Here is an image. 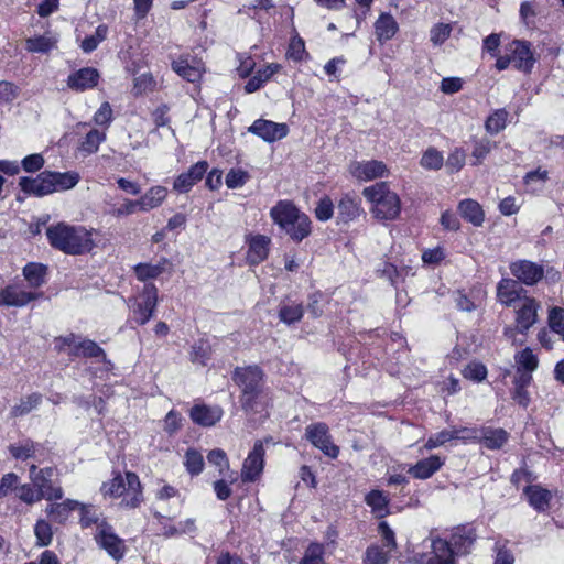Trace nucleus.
<instances>
[{
	"label": "nucleus",
	"mask_w": 564,
	"mask_h": 564,
	"mask_svg": "<svg viewBox=\"0 0 564 564\" xmlns=\"http://www.w3.org/2000/svg\"><path fill=\"white\" fill-rule=\"evenodd\" d=\"M455 555L451 542L443 539L432 541V553L422 558L421 564H455Z\"/></svg>",
	"instance_id": "obj_17"
},
{
	"label": "nucleus",
	"mask_w": 564,
	"mask_h": 564,
	"mask_svg": "<svg viewBox=\"0 0 564 564\" xmlns=\"http://www.w3.org/2000/svg\"><path fill=\"white\" fill-rule=\"evenodd\" d=\"M303 313L302 304L282 305L279 310V318L281 322L290 325L300 322Z\"/></svg>",
	"instance_id": "obj_48"
},
{
	"label": "nucleus",
	"mask_w": 564,
	"mask_h": 564,
	"mask_svg": "<svg viewBox=\"0 0 564 564\" xmlns=\"http://www.w3.org/2000/svg\"><path fill=\"white\" fill-rule=\"evenodd\" d=\"M334 204L329 196H324L317 203L315 216L321 221H327L333 217Z\"/></svg>",
	"instance_id": "obj_56"
},
{
	"label": "nucleus",
	"mask_w": 564,
	"mask_h": 564,
	"mask_svg": "<svg viewBox=\"0 0 564 564\" xmlns=\"http://www.w3.org/2000/svg\"><path fill=\"white\" fill-rule=\"evenodd\" d=\"M270 238L263 235L253 236L249 241L247 260L250 264H258L269 254Z\"/></svg>",
	"instance_id": "obj_25"
},
{
	"label": "nucleus",
	"mask_w": 564,
	"mask_h": 564,
	"mask_svg": "<svg viewBox=\"0 0 564 564\" xmlns=\"http://www.w3.org/2000/svg\"><path fill=\"white\" fill-rule=\"evenodd\" d=\"M510 272L519 283L534 285L544 276L542 265L529 260H518L510 263Z\"/></svg>",
	"instance_id": "obj_11"
},
{
	"label": "nucleus",
	"mask_w": 564,
	"mask_h": 564,
	"mask_svg": "<svg viewBox=\"0 0 564 564\" xmlns=\"http://www.w3.org/2000/svg\"><path fill=\"white\" fill-rule=\"evenodd\" d=\"M509 112L505 109L495 110L485 121L486 131L496 135L506 128Z\"/></svg>",
	"instance_id": "obj_39"
},
{
	"label": "nucleus",
	"mask_w": 564,
	"mask_h": 564,
	"mask_svg": "<svg viewBox=\"0 0 564 564\" xmlns=\"http://www.w3.org/2000/svg\"><path fill=\"white\" fill-rule=\"evenodd\" d=\"M325 546L318 542H311L304 551L303 557L299 564H326Z\"/></svg>",
	"instance_id": "obj_41"
},
{
	"label": "nucleus",
	"mask_w": 564,
	"mask_h": 564,
	"mask_svg": "<svg viewBox=\"0 0 564 564\" xmlns=\"http://www.w3.org/2000/svg\"><path fill=\"white\" fill-rule=\"evenodd\" d=\"M44 158L41 154H30L22 160V167L25 172L34 173L44 165Z\"/></svg>",
	"instance_id": "obj_64"
},
{
	"label": "nucleus",
	"mask_w": 564,
	"mask_h": 564,
	"mask_svg": "<svg viewBox=\"0 0 564 564\" xmlns=\"http://www.w3.org/2000/svg\"><path fill=\"white\" fill-rule=\"evenodd\" d=\"M48 176L54 192L70 189L75 187L80 180L79 174L73 171L64 173L48 171Z\"/></svg>",
	"instance_id": "obj_36"
},
{
	"label": "nucleus",
	"mask_w": 564,
	"mask_h": 564,
	"mask_svg": "<svg viewBox=\"0 0 564 564\" xmlns=\"http://www.w3.org/2000/svg\"><path fill=\"white\" fill-rule=\"evenodd\" d=\"M99 74L91 67L82 68L68 76L67 86L76 91H83L98 84Z\"/></svg>",
	"instance_id": "obj_22"
},
{
	"label": "nucleus",
	"mask_w": 564,
	"mask_h": 564,
	"mask_svg": "<svg viewBox=\"0 0 564 564\" xmlns=\"http://www.w3.org/2000/svg\"><path fill=\"white\" fill-rule=\"evenodd\" d=\"M69 356L73 358H100L104 362H109L107 360L105 350L97 343L90 339L78 341V345L75 346V349L69 351Z\"/></svg>",
	"instance_id": "obj_31"
},
{
	"label": "nucleus",
	"mask_w": 564,
	"mask_h": 564,
	"mask_svg": "<svg viewBox=\"0 0 564 564\" xmlns=\"http://www.w3.org/2000/svg\"><path fill=\"white\" fill-rule=\"evenodd\" d=\"M305 53L304 41L301 37L292 39L289 44L288 56L293 61L300 62L304 58Z\"/></svg>",
	"instance_id": "obj_61"
},
{
	"label": "nucleus",
	"mask_w": 564,
	"mask_h": 564,
	"mask_svg": "<svg viewBox=\"0 0 564 564\" xmlns=\"http://www.w3.org/2000/svg\"><path fill=\"white\" fill-rule=\"evenodd\" d=\"M248 131L258 135L263 141L272 143L276 140L285 138L289 133V128L285 123H276L265 119H257L248 128Z\"/></svg>",
	"instance_id": "obj_13"
},
{
	"label": "nucleus",
	"mask_w": 564,
	"mask_h": 564,
	"mask_svg": "<svg viewBox=\"0 0 564 564\" xmlns=\"http://www.w3.org/2000/svg\"><path fill=\"white\" fill-rule=\"evenodd\" d=\"M463 375L466 379L481 382L487 377V368L480 362H471L465 367Z\"/></svg>",
	"instance_id": "obj_57"
},
{
	"label": "nucleus",
	"mask_w": 564,
	"mask_h": 564,
	"mask_svg": "<svg viewBox=\"0 0 564 564\" xmlns=\"http://www.w3.org/2000/svg\"><path fill=\"white\" fill-rule=\"evenodd\" d=\"M390 556L379 545L372 544L367 547L364 555V564H388Z\"/></svg>",
	"instance_id": "obj_51"
},
{
	"label": "nucleus",
	"mask_w": 564,
	"mask_h": 564,
	"mask_svg": "<svg viewBox=\"0 0 564 564\" xmlns=\"http://www.w3.org/2000/svg\"><path fill=\"white\" fill-rule=\"evenodd\" d=\"M530 506L536 511H545L549 508L551 492L539 485H530L524 488Z\"/></svg>",
	"instance_id": "obj_30"
},
{
	"label": "nucleus",
	"mask_w": 564,
	"mask_h": 564,
	"mask_svg": "<svg viewBox=\"0 0 564 564\" xmlns=\"http://www.w3.org/2000/svg\"><path fill=\"white\" fill-rule=\"evenodd\" d=\"M398 30L399 25L395 19L389 13L380 14L375 23V33L377 40L381 43L391 40Z\"/></svg>",
	"instance_id": "obj_29"
},
{
	"label": "nucleus",
	"mask_w": 564,
	"mask_h": 564,
	"mask_svg": "<svg viewBox=\"0 0 564 564\" xmlns=\"http://www.w3.org/2000/svg\"><path fill=\"white\" fill-rule=\"evenodd\" d=\"M362 195L372 204L371 213L378 220H393L401 212V200L386 182L365 187Z\"/></svg>",
	"instance_id": "obj_4"
},
{
	"label": "nucleus",
	"mask_w": 564,
	"mask_h": 564,
	"mask_svg": "<svg viewBox=\"0 0 564 564\" xmlns=\"http://www.w3.org/2000/svg\"><path fill=\"white\" fill-rule=\"evenodd\" d=\"M185 467L192 476L199 475L204 469L203 455L194 448H189L185 453Z\"/></svg>",
	"instance_id": "obj_46"
},
{
	"label": "nucleus",
	"mask_w": 564,
	"mask_h": 564,
	"mask_svg": "<svg viewBox=\"0 0 564 564\" xmlns=\"http://www.w3.org/2000/svg\"><path fill=\"white\" fill-rule=\"evenodd\" d=\"M169 260L161 258L156 264L150 262H141L133 267V272L137 279L141 282L154 280L165 272Z\"/></svg>",
	"instance_id": "obj_28"
},
{
	"label": "nucleus",
	"mask_w": 564,
	"mask_h": 564,
	"mask_svg": "<svg viewBox=\"0 0 564 564\" xmlns=\"http://www.w3.org/2000/svg\"><path fill=\"white\" fill-rule=\"evenodd\" d=\"M458 210L460 216L474 226H481L485 220V214L481 206L474 199L462 200L458 204Z\"/></svg>",
	"instance_id": "obj_32"
},
{
	"label": "nucleus",
	"mask_w": 564,
	"mask_h": 564,
	"mask_svg": "<svg viewBox=\"0 0 564 564\" xmlns=\"http://www.w3.org/2000/svg\"><path fill=\"white\" fill-rule=\"evenodd\" d=\"M281 68L280 64L272 63L259 69L246 84L245 90L248 94L259 90Z\"/></svg>",
	"instance_id": "obj_33"
},
{
	"label": "nucleus",
	"mask_w": 564,
	"mask_h": 564,
	"mask_svg": "<svg viewBox=\"0 0 564 564\" xmlns=\"http://www.w3.org/2000/svg\"><path fill=\"white\" fill-rule=\"evenodd\" d=\"M264 447L261 441H257L252 451L248 454L241 468L242 482H253L260 476L264 465Z\"/></svg>",
	"instance_id": "obj_12"
},
{
	"label": "nucleus",
	"mask_w": 564,
	"mask_h": 564,
	"mask_svg": "<svg viewBox=\"0 0 564 564\" xmlns=\"http://www.w3.org/2000/svg\"><path fill=\"white\" fill-rule=\"evenodd\" d=\"M466 154L460 148H455L446 160V167L449 173L458 172L465 164Z\"/></svg>",
	"instance_id": "obj_58"
},
{
	"label": "nucleus",
	"mask_w": 564,
	"mask_h": 564,
	"mask_svg": "<svg viewBox=\"0 0 564 564\" xmlns=\"http://www.w3.org/2000/svg\"><path fill=\"white\" fill-rule=\"evenodd\" d=\"M208 170L206 161H199L192 165L185 173L180 174L174 181L173 187L180 193L188 192L193 185L199 182Z\"/></svg>",
	"instance_id": "obj_19"
},
{
	"label": "nucleus",
	"mask_w": 564,
	"mask_h": 564,
	"mask_svg": "<svg viewBox=\"0 0 564 564\" xmlns=\"http://www.w3.org/2000/svg\"><path fill=\"white\" fill-rule=\"evenodd\" d=\"M207 460L209 464L218 466L220 468L219 469L220 474L223 473L224 468H229V462H228L227 455L220 448L212 449L207 454Z\"/></svg>",
	"instance_id": "obj_62"
},
{
	"label": "nucleus",
	"mask_w": 564,
	"mask_h": 564,
	"mask_svg": "<svg viewBox=\"0 0 564 564\" xmlns=\"http://www.w3.org/2000/svg\"><path fill=\"white\" fill-rule=\"evenodd\" d=\"M360 205V198L349 194L343 196L337 205L338 223L347 224L357 219L362 212Z\"/></svg>",
	"instance_id": "obj_24"
},
{
	"label": "nucleus",
	"mask_w": 564,
	"mask_h": 564,
	"mask_svg": "<svg viewBox=\"0 0 564 564\" xmlns=\"http://www.w3.org/2000/svg\"><path fill=\"white\" fill-rule=\"evenodd\" d=\"M541 304L530 296H523L519 307L516 308V329L524 335L538 322V312Z\"/></svg>",
	"instance_id": "obj_10"
},
{
	"label": "nucleus",
	"mask_w": 564,
	"mask_h": 564,
	"mask_svg": "<svg viewBox=\"0 0 564 564\" xmlns=\"http://www.w3.org/2000/svg\"><path fill=\"white\" fill-rule=\"evenodd\" d=\"M13 492L15 497L28 505L40 501L36 489L29 484L14 486Z\"/></svg>",
	"instance_id": "obj_55"
},
{
	"label": "nucleus",
	"mask_w": 564,
	"mask_h": 564,
	"mask_svg": "<svg viewBox=\"0 0 564 564\" xmlns=\"http://www.w3.org/2000/svg\"><path fill=\"white\" fill-rule=\"evenodd\" d=\"M387 172V166L383 162L371 160L364 163H359L355 169L354 173L358 178L366 181L381 177Z\"/></svg>",
	"instance_id": "obj_34"
},
{
	"label": "nucleus",
	"mask_w": 564,
	"mask_h": 564,
	"mask_svg": "<svg viewBox=\"0 0 564 564\" xmlns=\"http://www.w3.org/2000/svg\"><path fill=\"white\" fill-rule=\"evenodd\" d=\"M420 164L427 170H440L444 164L443 154L435 148H429L423 153Z\"/></svg>",
	"instance_id": "obj_49"
},
{
	"label": "nucleus",
	"mask_w": 564,
	"mask_h": 564,
	"mask_svg": "<svg viewBox=\"0 0 564 564\" xmlns=\"http://www.w3.org/2000/svg\"><path fill=\"white\" fill-rule=\"evenodd\" d=\"M442 466L443 460L438 456L432 455L427 458L419 460L414 466L410 467L409 474L416 479H427L432 477Z\"/></svg>",
	"instance_id": "obj_27"
},
{
	"label": "nucleus",
	"mask_w": 564,
	"mask_h": 564,
	"mask_svg": "<svg viewBox=\"0 0 564 564\" xmlns=\"http://www.w3.org/2000/svg\"><path fill=\"white\" fill-rule=\"evenodd\" d=\"M516 362L518 365L517 372L528 371L533 372L539 365L538 357L532 352L530 348H524L516 356Z\"/></svg>",
	"instance_id": "obj_45"
},
{
	"label": "nucleus",
	"mask_w": 564,
	"mask_h": 564,
	"mask_svg": "<svg viewBox=\"0 0 564 564\" xmlns=\"http://www.w3.org/2000/svg\"><path fill=\"white\" fill-rule=\"evenodd\" d=\"M50 245L66 254L80 256L90 252L95 242L91 232L84 226L58 223L46 228Z\"/></svg>",
	"instance_id": "obj_2"
},
{
	"label": "nucleus",
	"mask_w": 564,
	"mask_h": 564,
	"mask_svg": "<svg viewBox=\"0 0 564 564\" xmlns=\"http://www.w3.org/2000/svg\"><path fill=\"white\" fill-rule=\"evenodd\" d=\"M54 471L55 470L51 467L42 468L36 471V466H31L30 473L32 482L40 500H61L63 498L64 491L62 487L55 485L53 481Z\"/></svg>",
	"instance_id": "obj_7"
},
{
	"label": "nucleus",
	"mask_w": 564,
	"mask_h": 564,
	"mask_svg": "<svg viewBox=\"0 0 564 564\" xmlns=\"http://www.w3.org/2000/svg\"><path fill=\"white\" fill-rule=\"evenodd\" d=\"M171 66L178 76L189 83L198 82L204 72L202 63L194 58L189 62L188 56H181L178 59L173 61Z\"/></svg>",
	"instance_id": "obj_21"
},
{
	"label": "nucleus",
	"mask_w": 564,
	"mask_h": 564,
	"mask_svg": "<svg viewBox=\"0 0 564 564\" xmlns=\"http://www.w3.org/2000/svg\"><path fill=\"white\" fill-rule=\"evenodd\" d=\"M512 62L519 70L530 73L534 66L535 58L530 48V43L525 41L514 40L510 44Z\"/></svg>",
	"instance_id": "obj_18"
},
{
	"label": "nucleus",
	"mask_w": 564,
	"mask_h": 564,
	"mask_svg": "<svg viewBox=\"0 0 564 564\" xmlns=\"http://www.w3.org/2000/svg\"><path fill=\"white\" fill-rule=\"evenodd\" d=\"M270 217L293 241L301 242L312 232L310 217L291 200H279L270 209Z\"/></svg>",
	"instance_id": "obj_3"
},
{
	"label": "nucleus",
	"mask_w": 564,
	"mask_h": 564,
	"mask_svg": "<svg viewBox=\"0 0 564 564\" xmlns=\"http://www.w3.org/2000/svg\"><path fill=\"white\" fill-rule=\"evenodd\" d=\"M525 293L527 291L514 279L503 278L497 284V299L507 307L516 306L517 301L522 302Z\"/></svg>",
	"instance_id": "obj_14"
},
{
	"label": "nucleus",
	"mask_w": 564,
	"mask_h": 564,
	"mask_svg": "<svg viewBox=\"0 0 564 564\" xmlns=\"http://www.w3.org/2000/svg\"><path fill=\"white\" fill-rule=\"evenodd\" d=\"M191 359L193 362L205 366L209 359V345L204 340L195 343L192 347Z\"/></svg>",
	"instance_id": "obj_59"
},
{
	"label": "nucleus",
	"mask_w": 564,
	"mask_h": 564,
	"mask_svg": "<svg viewBox=\"0 0 564 564\" xmlns=\"http://www.w3.org/2000/svg\"><path fill=\"white\" fill-rule=\"evenodd\" d=\"M57 40L53 36L40 35L28 39L26 48L34 53H48L56 44Z\"/></svg>",
	"instance_id": "obj_44"
},
{
	"label": "nucleus",
	"mask_w": 564,
	"mask_h": 564,
	"mask_svg": "<svg viewBox=\"0 0 564 564\" xmlns=\"http://www.w3.org/2000/svg\"><path fill=\"white\" fill-rule=\"evenodd\" d=\"M549 326L563 337L564 340V308L554 306L549 312Z\"/></svg>",
	"instance_id": "obj_54"
},
{
	"label": "nucleus",
	"mask_w": 564,
	"mask_h": 564,
	"mask_svg": "<svg viewBox=\"0 0 564 564\" xmlns=\"http://www.w3.org/2000/svg\"><path fill=\"white\" fill-rule=\"evenodd\" d=\"M101 491L110 497H120L126 494L127 497L122 503L130 508H137L143 499L139 476L132 471H127L124 478L118 474L111 480L104 482Z\"/></svg>",
	"instance_id": "obj_5"
},
{
	"label": "nucleus",
	"mask_w": 564,
	"mask_h": 564,
	"mask_svg": "<svg viewBox=\"0 0 564 564\" xmlns=\"http://www.w3.org/2000/svg\"><path fill=\"white\" fill-rule=\"evenodd\" d=\"M306 438L325 455L336 458L339 454V447L332 442L328 434V426L325 423L311 424L305 430Z\"/></svg>",
	"instance_id": "obj_9"
},
{
	"label": "nucleus",
	"mask_w": 564,
	"mask_h": 564,
	"mask_svg": "<svg viewBox=\"0 0 564 564\" xmlns=\"http://www.w3.org/2000/svg\"><path fill=\"white\" fill-rule=\"evenodd\" d=\"M158 305V288L153 283H145L138 297L129 299L133 319L139 325L148 323Z\"/></svg>",
	"instance_id": "obj_6"
},
{
	"label": "nucleus",
	"mask_w": 564,
	"mask_h": 564,
	"mask_svg": "<svg viewBox=\"0 0 564 564\" xmlns=\"http://www.w3.org/2000/svg\"><path fill=\"white\" fill-rule=\"evenodd\" d=\"M8 451L13 458L25 460L33 456L35 452V445L31 440H24L17 444H11L8 447Z\"/></svg>",
	"instance_id": "obj_47"
},
{
	"label": "nucleus",
	"mask_w": 564,
	"mask_h": 564,
	"mask_svg": "<svg viewBox=\"0 0 564 564\" xmlns=\"http://www.w3.org/2000/svg\"><path fill=\"white\" fill-rule=\"evenodd\" d=\"M80 502L73 499H66L63 502H54L46 507L45 511L51 521L63 524L69 518L72 511L77 509Z\"/></svg>",
	"instance_id": "obj_26"
},
{
	"label": "nucleus",
	"mask_w": 564,
	"mask_h": 564,
	"mask_svg": "<svg viewBox=\"0 0 564 564\" xmlns=\"http://www.w3.org/2000/svg\"><path fill=\"white\" fill-rule=\"evenodd\" d=\"M460 432H469V430L467 427H464V429L460 430ZM458 433H459L458 430H452V431L444 430V431H441V432L434 434L433 436H431L427 440L425 446L427 448H430V449L438 447V446L445 444L446 442H448L451 440L459 438Z\"/></svg>",
	"instance_id": "obj_50"
},
{
	"label": "nucleus",
	"mask_w": 564,
	"mask_h": 564,
	"mask_svg": "<svg viewBox=\"0 0 564 564\" xmlns=\"http://www.w3.org/2000/svg\"><path fill=\"white\" fill-rule=\"evenodd\" d=\"M492 149V142L488 138H480L474 140L473 158H475L474 165H479L484 162L486 156Z\"/></svg>",
	"instance_id": "obj_52"
},
{
	"label": "nucleus",
	"mask_w": 564,
	"mask_h": 564,
	"mask_svg": "<svg viewBox=\"0 0 564 564\" xmlns=\"http://www.w3.org/2000/svg\"><path fill=\"white\" fill-rule=\"evenodd\" d=\"M509 434L503 429L487 427L482 430L481 442L488 449H499L508 441Z\"/></svg>",
	"instance_id": "obj_37"
},
{
	"label": "nucleus",
	"mask_w": 564,
	"mask_h": 564,
	"mask_svg": "<svg viewBox=\"0 0 564 564\" xmlns=\"http://www.w3.org/2000/svg\"><path fill=\"white\" fill-rule=\"evenodd\" d=\"M167 195V191L163 186H153L151 187L143 196L138 199L139 209L142 212H148L153 208H156L162 204Z\"/></svg>",
	"instance_id": "obj_35"
},
{
	"label": "nucleus",
	"mask_w": 564,
	"mask_h": 564,
	"mask_svg": "<svg viewBox=\"0 0 564 564\" xmlns=\"http://www.w3.org/2000/svg\"><path fill=\"white\" fill-rule=\"evenodd\" d=\"M40 295L41 293L29 292L18 285H9L2 289V305L24 306Z\"/></svg>",
	"instance_id": "obj_23"
},
{
	"label": "nucleus",
	"mask_w": 564,
	"mask_h": 564,
	"mask_svg": "<svg viewBox=\"0 0 564 564\" xmlns=\"http://www.w3.org/2000/svg\"><path fill=\"white\" fill-rule=\"evenodd\" d=\"M248 180V173L242 170H230L226 175V185L229 188L241 187Z\"/></svg>",
	"instance_id": "obj_63"
},
{
	"label": "nucleus",
	"mask_w": 564,
	"mask_h": 564,
	"mask_svg": "<svg viewBox=\"0 0 564 564\" xmlns=\"http://www.w3.org/2000/svg\"><path fill=\"white\" fill-rule=\"evenodd\" d=\"M365 502L378 517H383L388 513L389 499L381 490L373 489L368 492L365 497Z\"/></svg>",
	"instance_id": "obj_38"
},
{
	"label": "nucleus",
	"mask_w": 564,
	"mask_h": 564,
	"mask_svg": "<svg viewBox=\"0 0 564 564\" xmlns=\"http://www.w3.org/2000/svg\"><path fill=\"white\" fill-rule=\"evenodd\" d=\"M452 28L449 24L438 23L431 30V41L435 45L443 44L451 35Z\"/></svg>",
	"instance_id": "obj_60"
},
{
	"label": "nucleus",
	"mask_w": 564,
	"mask_h": 564,
	"mask_svg": "<svg viewBox=\"0 0 564 564\" xmlns=\"http://www.w3.org/2000/svg\"><path fill=\"white\" fill-rule=\"evenodd\" d=\"M476 539L477 534L475 529L464 525L455 529L449 542L456 555H466L470 552Z\"/></svg>",
	"instance_id": "obj_20"
},
{
	"label": "nucleus",
	"mask_w": 564,
	"mask_h": 564,
	"mask_svg": "<svg viewBox=\"0 0 564 564\" xmlns=\"http://www.w3.org/2000/svg\"><path fill=\"white\" fill-rule=\"evenodd\" d=\"M95 540L116 561L124 556L126 545L123 540L115 534L112 527L106 520H101L98 523V532L95 535Z\"/></svg>",
	"instance_id": "obj_8"
},
{
	"label": "nucleus",
	"mask_w": 564,
	"mask_h": 564,
	"mask_svg": "<svg viewBox=\"0 0 564 564\" xmlns=\"http://www.w3.org/2000/svg\"><path fill=\"white\" fill-rule=\"evenodd\" d=\"M223 413L218 405L195 404L189 411V417L197 425L210 427L221 420Z\"/></svg>",
	"instance_id": "obj_16"
},
{
	"label": "nucleus",
	"mask_w": 564,
	"mask_h": 564,
	"mask_svg": "<svg viewBox=\"0 0 564 564\" xmlns=\"http://www.w3.org/2000/svg\"><path fill=\"white\" fill-rule=\"evenodd\" d=\"M234 382L240 388V404L247 413H259L265 405L264 372L258 366L236 367Z\"/></svg>",
	"instance_id": "obj_1"
},
{
	"label": "nucleus",
	"mask_w": 564,
	"mask_h": 564,
	"mask_svg": "<svg viewBox=\"0 0 564 564\" xmlns=\"http://www.w3.org/2000/svg\"><path fill=\"white\" fill-rule=\"evenodd\" d=\"M46 267L41 263L30 262L23 268V275L31 286L37 288L44 283Z\"/></svg>",
	"instance_id": "obj_42"
},
{
	"label": "nucleus",
	"mask_w": 564,
	"mask_h": 564,
	"mask_svg": "<svg viewBox=\"0 0 564 564\" xmlns=\"http://www.w3.org/2000/svg\"><path fill=\"white\" fill-rule=\"evenodd\" d=\"M34 533L39 545L47 546L51 544L53 539V531L51 524L46 520H37L34 528Z\"/></svg>",
	"instance_id": "obj_53"
},
{
	"label": "nucleus",
	"mask_w": 564,
	"mask_h": 564,
	"mask_svg": "<svg viewBox=\"0 0 564 564\" xmlns=\"http://www.w3.org/2000/svg\"><path fill=\"white\" fill-rule=\"evenodd\" d=\"M19 186L28 195L43 197L54 193L48 171L41 172L36 177L23 176L19 180Z\"/></svg>",
	"instance_id": "obj_15"
},
{
	"label": "nucleus",
	"mask_w": 564,
	"mask_h": 564,
	"mask_svg": "<svg viewBox=\"0 0 564 564\" xmlns=\"http://www.w3.org/2000/svg\"><path fill=\"white\" fill-rule=\"evenodd\" d=\"M106 139V133L97 129H91L82 142L79 150L86 154H93L98 151L99 145Z\"/></svg>",
	"instance_id": "obj_43"
},
{
	"label": "nucleus",
	"mask_w": 564,
	"mask_h": 564,
	"mask_svg": "<svg viewBox=\"0 0 564 564\" xmlns=\"http://www.w3.org/2000/svg\"><path fill=\"white\" fill-rule=\"evenodd\" d=\"M42 401V394L32 393L26 395L25 398L20 399L19 404H15L10 412L12 417H19L29 414L33 409H35Z\"/></svg>",
	"instance_id": "obj_40"
}]
</instances>
